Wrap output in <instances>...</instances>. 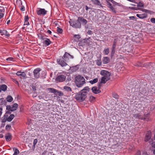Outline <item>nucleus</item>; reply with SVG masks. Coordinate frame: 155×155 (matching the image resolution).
<instances>
[{
    "label": "nucleus",
    "mask_w": 155,
    "mask_h": 155,
    "mask_svg": "<svg viewBox=\"0 0 155 155\" xmlns=\"http://www.w3.org/2000/svg\"><path fill=\"white\" fill-rule=\"evenodd\" d=\"M96 64L98 66H100L101 65L102 61L101 58L97 60L96 61Z\"/></svg>",
    "instance_id": "32"
},
{
    "label": "nucleus",
    "mask_w": 155,
    "mask_h": 155,
    "mask_svg": "<svg viewBox=\"0 0 155 155\" xmlns=\"http://www.w3.org/2000/svg\"><path fill=\"white\" fill-rule=\"evenodd\" d=\"M107 3L108 4V7L110 8V9L113 7L112 4L110 2H107Z\"/></svg>",
    "instance_id": "53"
},
{
    "label": "nucleus",
    "mask_w": 155,
    "mask_h": 155,
    "mask_svg": "<svg viewBox=\"0 0 155 155\" xmlns=\"http://www.w3.org/2000/svg\"><path fill=\"white\" fill-rule=\"evenodd\" d=\"M20 10L21 11H24L25 10V7L23 6H22L20 8Z\"/></svg>",
    "instance_id": "55"
},
{
    "label": "nucleus",
    "mask_w": 155,
    "mask_h": 155,
    "mask_svg": "<svg viewBox=\"0 0 155 155\" xmlns=\"http://www.w3.org/2000/svg\"><path fill=\"white\" fill-rule=\"evenodd\" d=\"M109 48H107L104 49L103 51L105 55H108L109 53Z\"/></svg>",
    "instance_id": "34"
},
{
    "label": "nucleus",
    "mask_w": 155,
    "mask_h": 155,
    "mask_svg": "<svg viewBox=\"0 0 155 155\" xmlns=\"http://www.w3.org/2000/svg\"><path fill=\"white\" fill-rule=\"evenodd\" d=\"M98 81V79L97 78H96L93 79V80H91L89 81V82L91 84H95Z\"/></svg>",
    "instance_id": "31"
},
{
    "label": "nucleus",
    "mask_w": 155,
    "mask_h": 155,
    "mask_svg": "<svg viewBox=\"0 0 155 155\" xmlns=\"http://www.w3.org/2000/svg\"><path fill=\"white\" fill-rule=\"evenodd\" d=\"M1 87L2 91H5L7 90V86L6 85L3 84L1 85Z\"/></svg>",
    "instance_id": "29"
},
{
    "label": "nucleus",
    "mask_w": 155,
    "mask_h": 155,
    "mask_svg": "<svg viewBox=\"0 0 155 155\" xmlns=\"http://www.w3.org/2000/svg\"><path fill=\"white\" fill-rule=\"evenodd\" d=\"M7 103V101L6 99L4 98H2L0 99V105L1 106H6Z\"/></svg>",
    "instance_id": "17"
},
{
    "label": "nucleus",
    "mask_w": 155,
    "mask_h": 155,
    "mask_svg": "<svg viewBox=\"0 0 155 155\" xmlns=\"http://www.w3.org/2000/svg\"><path fill=\"white\" fill-rule=\"evenodd\" d=\"M50 92L56 94L57 90L53 88H49L47 89Z\"/></svg>",
    "instance_id": "24"
},
{
    "label": "nucleus",
    "mask_w": 155,
    "mask_h": 155,
    "mask_svg": "<svg viewBox=\"0 0 155 155\" xmlns=\"http://www.w3.org/2000/svg\"><path fill=\"white\" fill-rule=\"evenodd\" d=\"M64 58V60L65 61H67L68 60L69 58L73 59L74 58L73 56L70 55L69 53L67 52H65L63 55Z\"/></svg>",
    "instance_id": "10"
},
{
    "label": "nucleus",
    "mask_w": 155,
    "mask_h": 155,
    "mask_svg": "<svg viewBox=\"0 0 155 155\" xmlns=\"http://www.w3.org/2000/svg\"><path fill=\"white\" fill-rule=\"evenodd\" d=\"M11 128V126L9 124L7 125L5 127V129L8 131Z\"/></svg>",
    "instance_id": "46"
},
{
    "label": "nucleus",
    "mask_w": 155,
    "mask_h": 155,
    "mask_svg": "<svg viewBox=\"0 0 155 155\" xmlns=\"http://www.w3.org/2000/svg\"><path fill=\"white\" fill-rule=\"evenodd\" d=\"M5 137L7 141H9L11 140L12 138V136L10 133L8 134L5 136Z\"/></svg>",
    "instance_id": "21"
},
{
    "label": "nucleus",
    "mask_w": 155,
    "mask_h": 155,
    "mask_svg": "<svg viewBox=\"0 0 155 155\" xmlns=\"http://www.w3.org/2000/svg\"><path fill=\"white\" fill-rule=\"evenodd\" d=\"M0 33L1 34L2 36L4 35L8 37H9L10 36V35L8 33V32L5 30H0Z\"/></svg>",
    "instance_id": "14"
},
{
    "label": "nucleus",
    "mask_w": 155,
    "mask_h": 155,
    "mask_svg": "<svg viewBox=\"0 0 155 155\" xmlns=\"http://www.w3.org/2000/svg\"><path fill=\"white\" fill-rule=\"evenodd\" d=\"M6 100L7 102H10L12 101L13 98L11 96L8 95L6 97Z\"/></svg>",
    "instance_id": "27"
},
{
    "label": "nucleus",
    "mask_w": 155,
    "mask_h": 155,
    "mask_svg": "<svg viewBox=\"0 0 155 155\" xmlns=\"http://www.w3.org/2000/svg\"><path fill=\"white\" fill-rule=\"evenodd\" d=\"M29 20V17L28 15L25 16V21H27Z\"/></svg>",
    "instance_id": "49"
},
{
    "label": "nucleus",
    "mask_w": 155,
    "mask_h": 155,
    "mask_svg": "<svg viewBox=\"0 0 155 155\" xmlns=\"http://www.w3.org/2000/svg\"><path fill=\"white\" fill-rule=\"evenodd\" d=\"M2 106L1 107H0V117L2 115Z\"/></svg>",
    "instance_id": "57"
},
{
    "label": "nucleus",
    "mask_w": 155,
    "mask_h": 155,
    "mask_svg": "<svg viewBox=\"0 0 155 155\" xmlns=\"http://www.w3.org/2000/svg\"><path fill=\"white\" fill-rule=\"evenodd\" d=\"M90 89L88 86L85 87L80 92L77 93L75 96V99L79 101H84L87 97V95L90 91Z\"/></svg>",
    "instance_id": "1"
},
{
    "label": "nucleus",
    "mask_w": 155,
    "mask_h": 155,
    "mask_svg": "<svg viewBox=\"0 0 155 155\" xmlns=\"http://www.w3.org/2000/svg\"><path fill=\"white\" fill-rule=\"evenodd\" d=\"M136 16L137 17L140 19H143L146 18L147 17V15L146 13H143L140 14H137Z\"/></svg>",
    "instance_id": "19"
},
{
    "label": "nucleus",
    "mask_w": 155,
    "mask_h": 155,
    "mask_svg": "<svg viewBox=\"0 0 155 155\" xmlns=\"http://www.w3.org/2000/svg\"><path fill=\"white\" fill-rule=\"evenodd\" d=\"M69 23L70 25L74 28H81V23L79 22L78 19L77 20L70 19Z\"/></svg>",
    "instance_id": "4"
},
{
    "label": "nucleus",
    "mask_w": 155,
    "mask_h": 155,
    "mask_svg": "<svg viewBox=\"0 0 155 155\" xmlns=\"http://www.w3.org/2000/svg\"><path fill=\"white\" fill-rule=\"evenodd\" d=\"M79 68V65H77L75 66L70 67L69 70L71 72H74L78 70Z\"/></svg>",
    "instance_id": "15"
},
{
    "label": "nucleus",
    "mask_w": 155,
    "mask_h": 155,
    "mask_svg": "<svg viewBox=\"0 0 155 155\" xmlns=\"http://www.w3.org/2000/svg\"><path fill=\"white\" fill-rule=\"evenodd\" d=\"M134 117L135 119H143V116L140 113H137L133 114Z\"/></svg>",
    "instance_id": "18"
},
{
    "label": "nucleus",
    "mask_w": 155,
    "mask_h": 155,
    "mask_svg": "<svg viewBox=\"0 0 155 155\" xmlns=\"http://www.w3.org/2000/svg\"><path fill=\"white\" fill-rule=\"evenodd\" d=\"M75 82L77 86L78 87H82L85 83L84 78L80 75L75 77Z\"/></svg>",
    "instance_id": "3"
},
{
    "label": "nucleus",
    "mask_w": 155,
    "mask_h": 155,
    "mask_svg": "<svg viewBox=\"0 0 155 155\" xmlns=\"http://www.w3.org/2000/svg\"><path fill=\"white\" fill-rule=\"evenodd\" d=\"M100 74L103 76L101 78V83L104 84L110 80L111 73L108 71L102 70L100 72Z\"/></svg>",
    "instance_id": "2"
},
{
    "label": "nucleus",
    "mask_w": 155,
    "mask_h": 155,
    "mask_svg": "<svg viewBox=\"0 0 155 155\" xmlns=\"http://www.w3.org/2000/svg\"><path fill=\"white\" fill-rule=\"evenodd\" d=\"M23 109H24L23 106H21L20 108V111L21 112H22Z\"/></svg>",
    "instance_id": "61"
},
{
    "label": "nucleus",
    "mask_w": 155,
    "mask_h": 155,
    "mask_svg": "<svg viewBox=\"0 0 155 155\" xmlns=\"http://www.w3.org/2000/svg\"><path fill=\"white\" fill-rule=\"evenodd\" d=\"M92 92L95 94H97L101 92V91L97 89V87H93L91 89Z\"/></svg>",
    "instance_id": "16"
},
{
    "label": "nucleus",
    "mask_w": 155,
    "mask_h": 155,
    "mask_svg": "<svg viewBox=\"0 0 155 155\" xmlns=\"http://www.w3.org/2000/svg\"><path fill=\"white\" fill-rule=\"evenodd\" d=\"M110 61V59L108 57H104L103 59V62L104 64H107Z\"/></svg>",
    "instance_id": "23"
},
{
    "label": "nucleus",
    "mask_w": 155,
    "mask_h": 155,
    "mask_svg": "<svg viewBox=\"0 0 155 155\" xmlns=\"http://www.w3.org/2000/svg\"><path fill=\"white\" fill-rule=\"evenodd\" d=\"M91 2L95 5L100 6L102 7L100 2L98 0H91Z\"/></svg>",
    "instance_id": "20"
},
{
    "label": "nucleus",
    "mask_w": 155,
    "mask_h": 155,
    "mask_svg": "<svg viewBox=\"0 0 155 155\" xmlns=\"http://www.w3.org/2000/svg\"><path fill=\"white\" fill-rule=\"evenodd\" d=\"M38 38L40 39L42 41L45 38H44V36L42 35L41 34H38Z\"/></svg>",
    "instance_id": "40"
},
{
    "label": "nucleus",
    "mask_w": 155,
    "mask_h": 155,
    "mask_svg": "<svg viewBox=\"0 0 155 155\" xmlns=\"http://www.w3.org/2000/svg\"><path fill=\"white\" fill-rule=\"evenodd\" d=\"M41 69L40 68H37L34 70L33 74L34 77L36 78H38L40 77V72Z\"/></svg>",
    "instance_id": "9"
},
{
    "label": "nucleus",
    "mask_w": 155,
    "mask_h": 155,
    "mask_svg": "<svg viewBox=\"0 0 155 155\" xmlns=\"http://www.w3.org/2000/svg\"><path fill=\"white\" fill-rule=\"evenodd\" d=\"M57 61L58 64L60 65L62 67H64L68 65L64 60V58L63 56L60 57L59 58L57 59Z\"/></svg>",
    "instance_id": "7"
},
{
    "label": "nucleus",
    "mask_w": 155,
    "mask_h": 155,
    "mask_svg": "<svg viewBox=\"0 0 155 155\" xmlns=\"http://www.w3.org/2000/svg\"><path fill=\"white\" fill-rule=\"evenodd\" d=\"M129 18L130 19L132 20H134L135 19L136 20L137 19V18L135 16H130Z\"/></svg>",
    "instance_id": "51"
},
{
    "label": "nucleus",
    "mask_w": 155,
    "mask_h": 155,
    "mask_svg": "<svg viewBox=\"0 0 155 155\" xmlns=\"http://www.w3.org/2000/svg\"><path fill=\"white\" fill-rule=\"evenodd\" d=\"M115 49H111V50L110 52V57L111 58H112L114 55V54L115 53Z\"/></svg>",
    "instance_id": "35"
},
{
    "label": "nucleus",
    "mask_w": 155,
    "mask_h": 155,
    "mask_svg": "<svg viewBox=\"0 0 155 155\" xmlns=\"http://www.w3.org/2000/svg\"><path fill=\"white\" fill-rule=\"evenodd\" d=\"M78 20L83 25H86L87 23V21L82 17H79L78 18Z\"/></svg>",
    "instance_id": "12"
},
{
    "label": "nucleus",
    "mask_w": 155,
    "mask_h": 155,
    "mask_svg": "<svg viewBox=\"0 0 155 155\" xmlns=\"http://www.w3.org/2000/svg\"><path fill=\"white\" fill-rule=\"evenodd\" d=\"M116 9V8H114L113 7L110 8V10H111L112 12L115 14H116V10H115Z\"/></svg>",
    "instance_id": "45"
},
{
    "label": "nucleus",
    "mask_w": 155,
    "mask_h": 155,
    "mask_svg": "<svg viewBox=\"0 0 155 155\" xmlns=\"http://www.w3.org/2000/svg\"><path fill=\"white\" fill-rule=\"evenodd\" d=\"M5 11V10L0 9V14H3V13Z\"/></svg>",
    "instance_id": "63"
},
{
    "label": "nucleus",
    "mask_w": 155,
    "mask_h": 155,
    "mask_svg": "<svg viewBox=\"0 0 155 155\" xmlns=\"http://www.w3.org/2000/svg\"><path fill=\"white\" fill-rule=\"evenodd\" d=\"M81 37L80 35H75L74 36L73 38L74 39V40L76 42H78L79 41V39Z\"/></svg>",
    "instance_id": "25"
},
{
    "label": "nucleus",
    "mask_w": 155,
    "mask_h": 155,
    "mask_svg": "<svg viewBox=\"0 0 155 155\" xmlns=\"http://www.w3.org/2000/svg\"><path fill=\"white\" fill-rule=\"evenodd\" d=\"M137 6L138 8L139 7L143 8L144 6V4L143 3L139 2L138 3H137Z\"/></svg>",
    "instance_id": "43"
},
{
    "label": "nucleus",
    "mask_w": 155,
    "mask_h": 155,
    "mask_svg": "<svg viewBox=\"0 0 155 155\" xmlns=\"http://www.w3.org/2000/svg\"><path fill=\"white\" fill-rule=\"evenodd\" d=\"M18 107V104L17 103L14 104L12 107H11V111H13L16 110L17 108Z\"/></svg>",
    "instance_id": "22"
},
{
    "label": "nucleus",
    "mask_w": 155,
    "mask_h": 155,
    "mask_svg": "<svg viewBox=\"0 0 155 155\" xmlns=\"http://www.w3.org/2000/svg\"><path fill=\"white\" fill-rule=\"evenodd\" d=\"M113 97L116 99H118L119 98V95L116 93H114L113 94Z\"/></svg>",
    "instance_id": "42"
},
{
    "label": "nucleus",
    "mask_w": 155,
    "mask_h": 155,
    "mask_svg": "<svg viewBox=\"0 0 155 155\" xmlns=\"http://www.w3.org/2000/svg\"><path fill=\"white\" fill-rule=\"evenodd\" d=\"M47 11L44 8H40L37 11V14L38 15H45L47 14Z\"/></svg>",
    "instance_id": "11"
},
{
    "label": "nucleus",
    "mask_w": 155,
    "mask_h": 155,
    "mask_svg": "<svg viewBox=\"0 0 155 155\" xmlns=\"http://www.w3.org/2000/svg\"><path fill=\"white\" fill-rule=\"evenodd\" d=\"M151 22L153 23H155V18H152L150 19Z\"/></svg>",
    "instance_id": "50"
},
{
    "label": "nucleus",
    "mask_w": 155,
    "mask_h": 155,
    "mask_svg": "<svg viewBox=\"0 0 155 155\" xmlns=\"http://www.w3.org/2000/svg\"><path fill=\"white\" fill-rule=\"evenodd\" d=\"M13 150L14 151V153L13 155H17L19 153V151L18 149L16 147H13Z\"/></svg>",
    "instance_id": "28"
},
{
    "label": "nucleus",
    "mask_w": 155,
    "mask_h": 155,
    "mask_svg": "<svg viewBox=\"0 0 155 155\" xmlns=\"http://www.w3.org/2000/svg\"><path fill=\"white\" fill-rule=\"evenodd\" d=\"M57 31L58 33L62 34L63 31V30L62 29L58 27Z\"/></svg>",
    "instance_id": "39"
},
{
    "label": "nucleus",
    "mask_w": 155,
    "mask_h": 155,
    "mask_svg": "<svg viewBox=\"0 0 155 155\" xmlns=\"http://www.w3.org/2000/svg\"><path fill=\"white\" fill-rule=\"evenodd\" d=\"M87 33L88 35H91L93 34V32L91 30H89L87 32Z\"/></svg>",
    "instance_id": "54"
},
{
    "label": "nucleus",
    "mask_w": 155,
    "mask_h": 155,
    "mask_svg": "<svg viewBox=\"0 0 155 155\" xmlns=\"http://www.w3.org/2000/svg\"><path fill=\"white\" fill-rule=\"evenodd\" d=\"M47 151L45 150L42 153V155H46L47 153Z\"/></svg>",
    "instance_id": "64"
},
{
    "label": "nucleus",
    "mask_w": 155,
    "mask_h": 155,
    "mask_svg": "<svg viewBox=\"0 0 155 155\" xmlns=\"http://www.w3.org/2000/svg\"><path fill=\"white\" fill-rule=\"evenodd\" d=\"M42 41H43L42 42L46 46L49 45L51 43L50 40L47 38H44Z\"/></svg>",
    "instance_id": "13"
},
{
    "label": "nucleus",
    "mask_w": 155,
    "mask_h": 155,
    "mask_svg": "<svg viewBox=\"0 0 155 155\" xmlns=\"http://www.w3.org/2000/svg\"><path fill=\"white\" fill-rule=\"evenodd\" d=\"M117 44V41H116V39H114V41L113 42V44L111 49H115L116 47Z\"/></svg>",
    "instance_id": "30"
},
{
    "label": "nucleus",
    "mask_w": 155,
    "mask_h": 155,
    "mask_svg": "<svg viewBox=\"0 0 155 155\" xmlns=\"http://www.w3.org/2000/svg\"><path fill=\"white\" fill-rule=\"evenodd\" d=\"M6 109L7 110L11 111V106L10 105H7L6 106Z\"/></svg>",
    "instance_id": "47"
},
{
    "label": "nucleus",
    "mask_w": 155,
    "mask_h": 155,
    "mask_svg": "<svg viewBox=\"0 0 155 155\" xmlns=\"http://www.w3.org/2000/svg\"><path fill=\"white\" fill-rule=\"evenodd\" d=\"M135 155H141V152L140 151H138Z\"/></svg>",
    "instance_id": "62"
},
{
    "label": "nucleus",
    "mask_w": 155,
    "mask_h": 155,
    "mask_svg": "<svg viewBox=\"0 0 155 155\" xmlns=\"http://www.w3.org/2000/svg\"><path fill=\"white\" fill-rule=\"evenodd\" d=\"M11 112H12L11 111L9 110H8V111H7L6 112L5 114H8V115L9 114H11Z\"/></svg>",
    "instance_id": "59"
},
{
    "label": "nucleus",
    "mask_w": 155,
    "mask_h": 155,
    "mask_svg": "<svg viewBox=\"0 0 155 155\" xmlns=\"http://www.w3.org/2000/svg\"><path fill=\"white\" fill-rule=\"evenodd\" d=\"M96 97L93 96H91L89 98V101L91 103H93L96 101Z\"/></svg>",
    "instance_id": "26"
},
{
    "label": "nucleus",
    "mask_w": 155,
    "mask_h": 155,
    "mask_svg": "<svg viewBox=\"0 0 155 155\" xmlns=\"http://www.w3.org/2000/svg\"><path fill=\"white\" fill-rule=\"evenodd\" d=\"M56 93L58 94L59 96H62L64 95L63 93L60 91L57 90Z\"/></svg>",
    "instance_id": "44"
},
{
    "label": "nucleus",
    "mask_w": 155,
    "mask_h": 155,
    "mask_svg": "<svg viewBox=\"0 0 155 155\" xmlns=\"http://www.w3.org/2000/svg\"><path fill=\"white\" fill-rule=\"evenodd\" d=\"M32 87V88L33 90V91L35 92L36 91V86H33Z\"/></svg>",
    "instance_id": "58"
},
{
    "label": "nucleus",
    "mask_w": 155,
    "mask_h": 155,
    "mask_svg": "<svg viewBox=\"0 0 155 155\" xmlns=\"http://www.w3.org/2000/svg\"><path fill=\"white\" fill-rule=\"evenodd\" d=\"M6 60L8 61H15V58L12 57H9L6 59Z\"/></svg>",
    "instance_id": "41"
},
{
    "label": "nucleus",
    "mask_w": 155,
    "mask_h": 155,
    "mask_svg": "<svg viewBox=\"0 0 155 155\" xmlns=\"http://www.w3.org/2000/svg\"><path fill=\"white\" fill-rule=\"evenodd\" d=\"M26 75V74L24 72H21V75L20 76V78H25Z\"/></svg>",
    "instance_id": "37"
},
{
    "label": "nucleus",
    "mask_w": 155,
    "mask_h": 155,
    "mask_svg": "<svg viewBox=\"0 0 155 155\" xmlns=\"http://www.w3.org/2000/svg\"><path fill=\"white\" fill-rule=\"evenodd\" d=\"M64 90L68 92H71L72 91L71 89L69 87L65 86L64 87Z\"/></svg>",
    "instance_id": "33"
},
{
    "label": "nucleus",
    "mask_w": 155,
    "mask_h": 155,
    "mask_svg": "<svg viewBox=\"0 0 155 155\" xmlns=\"http://www.w3.org/2000/svg\"><path fill=\"white\" fill-rule=\"evenodd\" d=\"M152 137V133L150 130L147 131L145 135V136L144 137V141L145 142H147L149 141L150 143H151L153 141V140L152 138H151Z\"/></svg>",
    "instance_id": "6"
},
{
    "label": "nucleus",
    "mask_w": 155,
    "mask_h": 155,
    "mask_svg": "<svg viewBox=\"0 0 155 155\" xmlns=\"http://www.w3.org/2000/svg\"><path fill=\"white\" fill-rule=\"evenodd\" d=\"M29 25V23L28 21H24V25Z\"/></svg>",
    "instance_id": "56"
},
{
    "label": "nucleus",
    "mask_w": 155,
    "mask_h": 155,
    "mask_svg": "<svg viewBox=\"0 0 155 155\" xmlns=\"http://www.w3.org/2000/svg\"><path fill=\"white\" fill-rule=\"evenodd\" d=\"M141 10L143 12H144L146 13H149L150 12V10H147V9H142Z\"/></svg>",
    "instance_id": "48"
},
{
    "label": "nucleus",
    "mask_w": 155,
    "mask_h": 155,
    "mask_svg": "<svg viewBox=\"0 0 155 155\" xmlns=\"http://www.w3.org/2000/svg\"><path fill=\"white\" fill-rule=\"evenodd\" d=\"M150 144H151V146L152 147L155 148V141L153 142V141Z\"/></svg>",
    "instance_id": "52"
},
{
    "label": "nucleus",
    "mask_w": 155,
    "mask_h": 155,
    "mask_svg": "<svg viewBox=\"0 0 155 155\" xmlns=\"http://www.w3.org/2000/svg\"><path fill=\"white\" fill-rule=\"evenodd\" d=\"M128 8L131 9L133 10H140V8H139L136 7H128Z\"/></svg>",
    "instance_id": "38"
},
{
    "label": "nucleus",
    "mask_w": 155,
    "mask_h": 155,
    "mask_svg": "<svg viewBox=\"0 0 155 155\" xmlns=\"http://www.w3.org/2000/svg\"><path fill=\"white\" fill-rule=\"evenodd\" d=\"M66 76L64 74H58L55 78V80L58 82H62L66 80Z\"/></svg>",
    "instance_id": "8"
},
{
    "label": "nucleus",
    "mask_w": 155,
    "mask_h": 155,
    "mask_svg": "<svg viewBox=\"0 0 155 155\" xmlns=\"http://www.w3.org/2000/svg\"><path fill=\"white\" fill-rule=\"evenodd\" d=\"M38 142V140L37 139H35L34 140L33 143V145L32 146V148L34 150L35 147V146L36 144Z\"/></svg>",
    "instance_id": "36"
},
{
    "label": "nucleus",
    "mask_w": 155,
    "mask_h": 155,
    "mask_svg": "<svg viewBox=\"0 0 155 155\" xmlns=\"http://www.w3.org/2000/svg\"><path fill=\"white\" fill-rule=\"evenodd\" d=\"M21 72L20 71H18L16 73V75L18 76H20L21 75Z\"/></svg>",
    "instance_id": "60"
},
{
    "label": "nucleus",
    "mask_w": 155,
    "mask_h": 155,
    "mask_svg": "<svg viewBox=\"0 0 155 155\" xmlns=\"http://www.w3.org/2000/svg\"><path fill=\"white\" fill-rule=\"evenodd\" d=\"M15 117L13 114H11L8 117V115L5 114L2 119V122L3 123L7 121L8 122L11 121Z\"/></svg>",
    "instance_id": "5"
}]
</instances>
